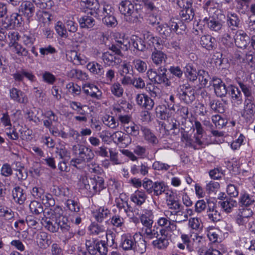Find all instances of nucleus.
Wrapping results in <instances>:
<instances>
[{
  "label": "nucleus",
  "mask_w": 255,
  "mask_h": 255,
  "mask_svg": "<svg viewBox=\"0 0 255 255\" xmlns=\"http://www.w3.org/2000/svg\"><path fill=\"white\" fill-rule=\"evenodd\" d=\"M120 13L129 24L137 23L141 18V5L129 0H122L119 5Z\"/></svg>",
  "instance_id": "1"
},
{
  "label": "nucleus",
  "mask_w": 255,
  "mask_h": 255,
  "mask_svg": "<svg viewBox=\"0 0 255 255\" xmlns=\"http://www.w3.org/2000/svg\"><path fill=\"white\" fill-rule=\"evenodd\" d=\"M72 152L75 157L71 161V164L78 168L82 165L91 161L94 157V154L90 148L83 145H74L72 147Z\"/></svg>",
  "instance_id": "2"
},
{
  "label": "nucleus",
  "mask_w": 255,
  "mask_h": 255,
  "mask_svg": "<svg viewBox=\"0 0 255 255\" xmlns=\"http://www.w3.org/2000/svg\"><path fill=\"white\" fill-rule=\"evenodd\" d=\"M166 204L167 209L164 210V216L176 223H181L188 220V215L184 212L182 206L178 201H173Z\"/></svg>",
  "instance_id": "3"
},
{
  "label": "nucleus",
  "mask_w": 255,
  "mask_h": 255,
  "mask_svg": "<svg viewBox=\"0 0 255 255\" xmlns=\"http://www.w3.org/2000/svg\"><path fill=\"white\" fill-rule=\"evenodd\" d=\"M142 235L140 233H136L133 236H131L130 234H124L121 236L120 247L124 251H137L142 254L145 251V245L142 244L143 248L137 250L136 248V244L137 241L136 239H141Z\"/></svg>",
  "instance_id": "4"
},
{
  "label": "nucleus",
  "mask_w": 255,
  "mask_h": 255,
  "mask_svg": "<svg viewBox=\"0 0 255 255\" xmlns=\"http://www.w3.org/2000/svg\"><path fill=\"white\" fill-rule=\"evenodd\" d=\"M253 211L248 208L240 209L235 216V222L239 226L245 228L253 231V225L255 223L252 218Z\"/></svg>",
  "instance_id": "5"
},
{
  "label": "nucleus",
  "mask_w": 255,
  "mask_h": 255,
  "mask_svg": "<svg viewBox=\"0 0 255 255\" xmlns=\"http://www.w3.org/2000/svg\"><path fill=\"white\" fill-rule=\"evenodd\" d=\"M166 69L160 67L158 69V72L152 69H149L147 72V76L149 79L155 83L163 84L165 86H169L170 82L167 78L166 75Z\"/></svg>",
  "instance_id": "6"
},
{
  "label": "nucleus",
  "mask_w": 255,
  "mask_h": 255,
  "mask_svg": "<svg viewBox=\"0 0 255 255\" xmlns=\"http://www.w3.org/2000/svg\"><path fill=\"white\" fill-rule=\"evenodd\" d=\"M166 69L160 67L158 69V72L152 69H149L147 72V76L149 79L155 83L163 84L165 86H169L170 82L167 78L166 75Z\"/></svg>",
  "instance_id": "7"
},
{
  "label": "nucleus",
  "mask_w": 255,
  "mask_h": 255,
  "mask_svg": "<svg viewBox=\"0 0 255 255\" xmlns=\"http://www.w3.org/2000/svg\"><path fill=\"white\" fill-rule=\"evenodd\" d=\"M177 19L171 18L167 23H159L156 27V31L163 37L166 38L170 35L172 32H176L178 25L176 21Z\"/></svg>",
  "instance_id": "8"
},
{
  "label": "nucleus",
  "mask_w": 255,
  "mask_h": 255,
  "mask_svg": "<svg viewBox=\"0 0 255 255\" xmlns=\"http://www.w3.org/2000/svg\"><path fill=\"white\" fill-rule=\"evenodd\" d=\"M177 96L185 103L189 104L195 100V91L186 85L180 86L177 90Z\"/></svg>",
  "instance_id": "9"
},
{
  "label": "nucleus",
  "mask_w": 255,
  "mask_h": 255,
  "mask_svg": "<svg viewBox=\"0 0 255 255\" xmlns=\"http://www.w3.org/2000/svg\"><path fill=\"white\" fill-rule=\"evenodd\" d=\"M242 117L247 121L252 120L255 116V103L254 99H245Z\"/></svg>",
  "instance_id": "10"
},
{
  "label": "nucleus",
  "mask_w": 255,
  "mask_h": 255,
  "mask_svg": "<svg viewBox=\"0 0 255 255\" xmlns=\"http://www.w3.org/2000/svg\"><path fill=\"white\" fill-rule=\"evenodd\" d=\"M112 141L120 148L127 147L130 144V136L121 131H117L112 133Z\"/></svg>",
  "instance_id": "11"
},
{
  "label": "nucleus",
  "mask_w": 255,
  "mask_h": 255,
  "mask_svg": "<svg viewBox=\"0 0 255 255\" xmlns=\"http://www.w3.org/2000/svg\"><path fill=\"white\" fill-rule=\"evenodd\" d=\"M181 140L186 147L194 149H199L203 144V142L200 139V136L194 135L193 138H192L191 136L185 131L182 133Z\"/></svg>",
  "instance_id": "12"
},
{
  "label": "nucleus",
  "mask_w": 255,
  "mask_h": 255,
  "mask_svg": "<svg viewBox=\"0 0 255 255\" xmlns=\"http://www.w3.org/2000/svg\"><path fill=\"white\" fill-rule=\"evenodd\" d=\"M9 48L10 51L16 54L18 56L26 57V62L29 64H32L34 63V59L33 57L30 55L29 51L20 43H15L13 45L9 46Z\"/></svg>",
  "instance_id": "13"
},
{
  "label": "nucleus",
  "mask_w": 255,
  "mask_h": 255,
  "mask_svg": "<svg viewBox=\"0 0 255 255\" xmlns=\"http://www.w3.org/2000/svg\"><path fill=\"white\" fill-rule=\"evenodd\" d=\"M100 6L98 0H81L80 1V9L84 12L90 10L89 13L95 17Z\"/></svg>",
  "instance_id": "14"
},
{
  "label": "nucleus",
  "mask_w": 255,
  "mask_h": 255,
  "mask_svg": "<svg viewBox=\"0 0 255 255\" xmlns=\"http://www.w3.org/2000/svg\"><path fill=\"white\" fill-rule=\"evenodd\" d=\"M129 42L128 41V37L123 36L116 41L115 44H113L110 48V49L114 53L115 55L119 57L122 55L121 50L127 51L129 48Z\"/></svg>",
  "instance_id": "15"
},
{
  "label": "nucleus",
  "mask_w": 255,
  "mask_h": 255,
  "mask_svg": "<svg viewBox=\"0 0 255 255\" xmlns=\"http://www.w3.org/2000/svg\"><path fill=\"white\" fill-rule=\"evenodd\" d=\"M160 236L156 240L152 241V245L154 248L158 250H165L169 245L170 237L168 232H165L164 230H159Z\"/></svg>",
  "instance_id": "16"
},
{
  "label": "nucleus",
  "mask_w": 255,
  "mask_h": 255,
  "mask_svg": "<svg viewBox=\"0 0 255 255\" xmlns=\"http://www.w3.org/2000/svg\"><path fill=\"white\" fill-rule=\"evenodd\" d=\"M83 92L87 95L96 100H101L102 98V92L94 84L86 83L82 87Z\"/></svg>",
  "instance_id": "17"
},
{
  "label": "nucleus",
  "mask_w": 255,
  "mask_h": 255,
  "mask_svg": "<svg viewBox=\"0 0 255 255\" xmlns=\"http://www.w3.org/2000/svg\"><path fill=\"white\" fill-rule=\"evenodd\" d=\"M41 224L43 227L49 232L55 233L58 232L59 227L58 225L57 220L44 215L41 219Z\"/></svg>",
  "instance_id": "18"
},
{
  "label": "nucleus",
  "mask_w": 255,
  "mask_h": 255,
  "mask_svg": "<svg viewBox=\"0 0 255 255\" xmlns=\"http://www.w3.org/2000/svg\"><path fill=\"white\" fill-rule=\"evenodd\" d=\"M36 243L37 246L42 249H46L52 243L50 235L45 232H40L36 236Z\"/></svg>",
  "instance_id": "19"
},
{
  "label": "nucleus",
  "mask_w": 255,
  "mask_h": 255,
  "mask_svg": "<svg viewBox=\"0 0 255 255\" xmlns=\"http://www.w3.org/2000/svg\"><path fill=\"white\" fill-rule=\"evenodd\" d=\"M174 222L172 221L171 219L165 216L159 217L156 221L158 226L162 227L160 230H164L165 232H171L176 229L177 226Z\"/></svg>",
  "instance_id": "20"
},
{
  "label": "nucleus",
  "mask_w": 255,
  "mask_h": 255,
  "mask_svg": "<svg viewBox=\"0 0 255 255\" xmlns=\"http://www.w3.org/2000/svg\"><path fill=\"white\" fill-rule=\"evenodd\" d=\"M9 97L14 102L21 104L28 102V99L24 92L16 88H12L9 90Z\"/></svg>",
  "instance_id": "21"
},
{
  "label": "nucleus",
  "mask_w": 255,
  "mask_h": 255,
  "mask_svg": "<svg viewBox=\"0 0 255 255\" xmlns=\"http://www.w3.org/2000/svg\"><path fill=\"white\" fill-rule=\"evenodd\" d=\"M249 37L243 30H238L234 35V43L236 45L240 48H245L248 45Z\"/></svg>",
  "instance_id": "22"
},
{
  "label": "nucleus",
  "mask_w": 255,
  "mask_h": 255,
  "mask_svg": "<svg viewBox=\"0 0 255 255\" xmlns=\"http://www.w3.org/2000/svg\"><path fill=\"white\" fill-rule=\"evenodd\" d=\"M68 55L69 60L76 65H85L89 60L88 58L83 54L76 51H70Z\"/></svg>",
  "instance_id": "23"
},
{
  "label": "nucleus",
  "mask_w": 255,
  "mask_h": 255,
  "mask_svg": "<svg viewBox=\"0 0 255 255\" xmlns=\"http://www.w3.org/2000/svg\"><path fill=\"white\" fill-rule=\"evenodd\" d=\"M207 216L208 219L212 222H217L221 220L222 217L218 211L216 205L214 203L210 204L208 203L207 209Z\"/></svg>",
  "instance_id": "24"
},
{
  "label": "nucleus",
  "mask_w": 255,
  "mask_h": 255,
  "mask_svg": "<svg viewBox=\"0 0 255 255\" xmlns=\"http://www.w3.org/2000/svg\"><path fill=\"white\" fill-rule=\"evenodd\" d=\"M230 94L231 103L233 107H239L243 103V96L238 88L234 86L231 87Z\"/></svg>",
  "instance_id": "25"
},
{
  "label": "nucleus",
  "mask_w": 255,
  "mask_h": 255,
  "mask_svg": "<svg viewBox=\"0 0 255 255\" xmlns=\"http://www.w3.org/2000/svg\"><path fill=\"white\" fill-rule=\"evenodd\" d=\"M0 217L2 220L1 227H9L14 220V212L10 209H3L0 212Z\"/></svg>",
  "instance_id": "26"
},
{
  "label": "nucleus",
  "mask_w": 255,
  "mask_h": 255,
  "mask_svg": "<svg viewBox=\"0 0 255 255\" xmlns=\"http://www.w3.org/2000/svg\"><path fill=\"white\" fill-rule=\"evenodd\" d=\"M19 11L29 19L33 16L35 12V7L32 2L25 0L23 1L20 5Z\"/></svg>",
  "instance_id": "27"
},
{
  "label": "nucleus",
  "mask_w": 255,
  "mask_h": 255,
  "mask_svg": "<svg viewBox=\"0 0 255 255\" xmlns=\"http://www.w3.org/2000/svg\"><path fill=\"white\" fill-rule=\"evenodd\" d=\"M102 58L105 64L108 66H115L119 65L122 62V59L115 54H113L109 51L103 54Z\"/></svg>",
  "instance_id": "28"
},
{
  "label": "nucleus",
  "mask_w": 255,
  "mask_h": 255,
  "mask_svg": "<svg viewBox=\"0 0 255 255\" xmlns=\"http://www.w3.org/2000/svg\"><path fill=\"white\" fill-rule=\"evenodd\" d=\"M213 85L215 93L218 97H222L227 93V90L224 83L220 78H213Z\"/></svg>",
  "instance_id": "29"
},
{
  "label": "nucleus",
  "mask_w": 255,
  "mask_h": 255,
  "mask_svg": "<svg viewBox=\"0 0 255 255\" xmlns=\"http://www.w3.org/2000/svg\"><path fill=\"white\" fill-rule=\"evenodd\" d=\"M147 196L143 190H136L130 196L131 201L136 206H140L145 202Z\"/></svg>",
  "instance_id": "30"
},
{
  "label": "nucleus",
  "mask_w": 255,
  "mask_h": 255,
  "mask_svg": "<svg viewBox=\"0 0 255 255\" xmlns=\"http://www.w3.org/2000/svg\"><path fill=\"white\" fill-rule=\"evenodd\" d=\"M110 215V211L104 207H100L93 212V217L98 222H102L105 219L108 218Z\"/></svg>",
  "instance_id": "31"
},
{
  "label": "nucleus",
  "mask_w": 255,
  "mask_h": 255,
  "mask_svg": "<svg viewBox=\"0 0 255 255\" xmlns=\"http://www.w3.org/2000/svg\"><path fill=\"white\" fill-rule=\"evenodd\" d=\"M93 178H91L88 179L86 176H81L79 181V186L81 189H85L87 193L89 196H92V190L93 185H92L93 183Z\"/></svg>",
  "instance_id": "32"
},
{
  "label": "nucleus",
  "mask_w": 255,
  "mask_h": 255,
  "mask_svg": "<svg viewBox=\"0 0 255 255\" xmlns=\"http://www.w3.org/2000/svg\"><path fill=\"white\" fill-rule=\"evenodd\" d=\"M13 199L19 204H22L26 199V194L24 190L19 186H16L12 190Z\"/></svg>",
  "instance_id": "33"
},
{
  "label": "nucleus",
  "mask_w": 255,
  "mask_h": 255,
  "mask_svg": "<svg viewBox=\"0 0 255 255\" xmlns=\"http://www.w3.org/2000/svg\"><path fill=\"white\" fill-rule=\"evenodd\" d=\"M53 193L57 197L63 198L66 201L70 198H72L73 193L69 188L66 187H55L53 189Z\"/></svg>",
  "instance_id": "34"
},
{
  "label": "nucleus",
  "mask_w": 255,
  "mask_h": 255,
  "mask_svg": "<svg viewBox=\"0 0 255 255\" xmlns=\"http://www.w3.org/2000/svg\"><path fill=\"white\" fill-rule=\"evenodd\" d=\"M141 131L145 140L148 143L156 144L158 142V138L154 133L148 128L145 127L141 126L140 128Z\"/></svg>",
  "instance_id": "35"
},
{
  "label": "nucleus",
  "mask_w": 255,
  "mask_h": 255,
  "mask_svg": "<svg viewBox=\"0 0 255 255\" xmlns=\"http://www.w3.org/2000/svg\"><path fill=\"white\" fill-rule=\"evenodd\" d=\"M128 41L129 42V47L132 45L134 48L141 51L146 48L144 41L137 36L132 35L130 39L128 38Z\"/></svg>",
  "instance_id": "36"
},
{
  "label": "nucleus",
  "mask_w": 255,
  "mask_h": 255,
  "mask_svg": "<svg viewBox=\"0 0 255 255\" xmlns=\"http://www.w3.org/2000/svg\"><path fill=\"white\" fill-rule=\"evenodd\" d=\"M114 14V9L112 6L110 4H105L102 8L99 7L95 17L100 19L101 17H110Z\"/></svg>",
  "instance_id": "37"
},
{
  "label": "nucleus",
  "mask_w": 255,
  "mask_h": 255,
  "mask_svg": "<svg viewBox=\"0 0 255 255\" xmlns=\"http://www.w3.org/2000/svg\"><path fill=\"white\" fill-rule=\"evenodd\" d=\"M255 202V197L248 193H241L239 199V203L241 206L249 207Z\"/></svg>",
  "instance_id": "38"
},
{
  "label": "nucleus",
  "mask_w": 255,
  "mask_h": 255,
  "mask_svg": "<svg viewBox=\"0 0 255 255\" xmlns=\"http://www.w3.org/2000/svg\"><path fill=\"white\" fill-rule=\"evenodd\" d=\"M93 178V185L92 191V196L100 193L105 188L104 180L103 177L100 176H94Z\"/></svg>",
  "instance_id": "39"
},
{
  "label": "nucleus",
  "mask_w": 255,
  "mask_h": 255,
  "mask_svg": "<svg viewBox=\"0 0 255 255\" xmlns=\"http://www.w3.org/2000/svg\"><path fill=\"white\" fill-rule=\"evenodd\" d=\"M226 19L228 26L232 29L239 27L241 21L237 14L234 12H228Z\"/></svg>",
  "instance_id": "40"
},
{
  "label": "nucleus",
  "mask_w": 255,
  "mask_h": 255,
  "mask_svg": "<svg viewBox=\"0 0 255 255\" xmlns=\"http://www.w3.org/2000/svg\"><path fill=\"white\" fill-rule=\"evenodd\" d=\"M149 167H148L146 162H140L139 165L133 164L130 167V172L133 175L140 174L142 175L145 176L148 173Z\"/></svg>",
  "instance_id": "41"
},
{
  "label": "nucleus",
  "mask_w": 255,
  "mask_h": 255,
  "mask_svg": "<svg viewBox=\"0 0 255 255\" xmlns=\"http://www.w3.org/2000/svg\"><path fill=\"white\" fill-rule=\"evenodd\" d=\"M222 209L227 213H231L233 209L237 206V202L231 198H227L225 200L218 202Z\"/></svg>",
  "instance_id": "42"
},
{
  "label": "nucleus",
  "mask_w": 255,
  "mask_h": 255,
  "mask_svg": "<svg viewBox=\"0 0 255 255\" xmlns=\"http://www.w3.org/2000/svg\"><path fill=\"white\" fill-rule=\"evenodd\" d=\"M153 215L151 210H146L140 217L143 227H151L153 223Z\"/></svg>",
  "instance_id": "43"
},
{
  "label": "nucleus",
  "mask_w": 255,
  "mask_h": 255,
  "mask_svg": "<svg viewBox=\"0 0 255 255\" xmlns=\"http://www.w3.org/2000/svg\"><path fill=\"white\" fill-rule=\"evenodd\" d=\"M200 42L203 47L208 50H213L215 48V39L209 35H203Z\"/></svg>",
  "instance_id": "44"
},
{
  "label": "nucleus",
  "mask_w": 255,
  "mask_h": 255,
  "mask_svg": "<svg viewBox=\"0 0 255 255\" xmlns=\"http://www.w3.org/2000/svg\"><path fill=\"white\" fill-rule=\"evenodd\" d=\"M158 228L154 226L142 227V233L144 238L148 239H152L154 238H157L159 236Z\"/></svg>",
  "instance_id": "45"
},
{
  "label": "nucleus",
  "mask_w": 255,
  "mask_h": 255,
  "mask_svg": "<svg viewBox=\"0 0 255 255\" xmlns=\"http://www.w3.org/2000/svg\"><path fill=\"white\" fill-rule=\"evenodd\" d=\"M44 116L47 119L43 121V125L46 128H50L53 124L58 122V116L52 111L49 110L45 112Z\"/></svg>",
  "instance_id": "46"
},
{
  "label": "nucleus",
  "mask_w": 255,
  "mask_h": 255,
  "mask_svg": "<svg viewBox=\"0 0 255 255\" xmlns=\"http://www.w3.org/2000/svg\"><path fill=\"white\" fill-rule=\"evenodd\" d=\"M186 77L191 81H194L197 78L198 72L191 63H188L184 69Z\"/></svg>",
  "instance_id": "47"
},
{
  "label": "nucleus",
  "mask_w": 255,
  "mask_h": 255,
  "mask_svg": "<svg viewBox=\"0 0 255 255\" xmlns=\"http://www.w3.org/2000/svg\"><path fill=\"white\" fill-rule=\"evenodd\" d=\"M78 22L80 27L82 28H92L95 24V19L92 17L88 15H84L80 17Z\"/></svg>",
  "instance_id": "48"
},
{
  "label": "nucleus",
  "mask_w": 255,
  "mask_h": 255,
  "mask_svg": "<svg viewBox=\"0 0 255 255\" xmlns=\"http://www.w3.org/2000/svg\"><path fill=\"white\" fill-rule=\"evenodd\" d=\"M64 23L67 31L75 33L78 30V25L74 19L73 15L67 16V18L64 20Z\"/></svg>",
  "instance_id": "49"
},
{
  "label": "nucleus",
  "mask_w": 255,
  "mask_h": 255,
  "mask_svg": "<svg viewBox=\"0 0 255 255\" xmlns=\"http://www.w3.org/2000/svg\"><path fill=\"white\" fill-rule=\"evenodd\" d=\"M87 68L93 74L101 76L103 75L104 70L102 65L96 62H91L87 64Z\"/></svg>",
  "instance_id": "50"
},
{
  "label": "nucleus",
  "mask_w": 255,
  "mask_h": 255,
  "mask_svg": "<svg viewBox=\"0 0 255 255\" xmlns=\"http://www.w3.org/2000/svg\"><path fill=\"white\" fill-rule=\"evenodd\" d=\"M151 59L152 62L155 64L159 65L161 64L163 62H165L167 59V55L161 51L156 50L152 52Z\"/></svg>",
  "instance_id": "51"
},
{
  "label": "nucleus",
  "mask_w": 255,
  "mask_h": 255,
  "mask_svg": "<svg viewBox=\"0 0 255 255\" xmlns=\"http://www.w3.org/2000/svg\"><path fill=\"white\" fill-rule=\"evenodd\" d=\"M143 37L149 46H153L155 49L159 48L160 43L157 37H154L150 32H146L144 33Z\"/></svg>",
  "instance_id": "52"
},
{
  "label": "nucleus",
  "mask_w": 255,
  "mask_h": 255,
  "mask_svg": "<svg viewBox=\"0 0 255 255\" xmlns=\"http://www.w3.org/2000/svg\"><path fill=\"white\" fill-rule=\"evenodd\" d=\"M89 230L90 234L94 236H102L106 231L105 228L103 225L95 223H93L89 226Z\"/></svg>",
  "instance_id": "53"
},
{
  "label": "nucleus",
  "mask_w": 255,
  "mask_h": 255,
  "mask_svg": "<svg viewBox=\"0 0 255 255\" xmlns=\"http://www.w3.org/2000/svg\"><path fill=\"white\" fill-rule=\"evenodd\" d=\"M64 211L62 208L60 206H56L52 209H50L49 211L45 212L44 215L51 217L55 219H59L62 217H64L63 215Z\"/></svg>",
  "instance_id": "54"
},
{
  "label": "nucleus",
  "mask_w": 255,
  "mask_h": 255,
  "mask_svg": "<svg viewBox=\"0 0 255 255\" xmlns=\"http://www.w3.org/2000/svg\"><path fill=\"white\" fill-rule=\"evenodd\" d=\"M238 84L244 94L245 99H254L252 95V88L249 84L241 81H238Z\"/></svg>",
  "instance_id": "55"
},
{
  "label": "nucleus",
  "mask_w": 255,
  "mask_h": 255,
  "mask_svg": "<svg viewBox=\"0 0 255 255\" xmlns=\"http://www.w3.org/2000/svg\"><path fill=\"white\" fill-rule=\"evenodd\" d=\"M204 20L206 21L208 27L212 30L218 31L222 28V25L221 23L213 17L209 18L205 17Z\"/></svg>",
  "instance_id": "56"
},
{
  "label": "nucleus",
  "mask_w": 255,
  "mask_h": 255,
  "mask_svg": "<svg viewBox=\"0 0 255 255\" xmlns=\"http://www.w3.org/2000/svg\"><path fill=\"white\" fill-rule=\"evenodd\" d=\"M102 121L103 123L110 128L115 129L119 126V122L116 119L109 115H105Z\"/></svg>",
  "instance_id": "57"
},
{
  "label": "nucleus",
  "mask_w": 255,
  "mask_h": 255,
  "mask_svg": "<svg viewBox=\"0 0 255 255\" xmlns=\"http://www.w3.org/2000/svg\"><path fill=\"white\" fill-rule=\"evenodd\" d=\"M58 225L61 232L65 233L71 229V223L67 216L62 217L57 220Z\"/></svg>",
  "instance_id": "58"
},
{
  "label": "nucleus",
  "mask_w": 255,
  "mask_h": 255,
  "mask_svg": "<svg viewBox=\"0 0 255 255\" xmlns=\"http://www.w3.org/2000/svg\"><path fill=\"white\" fill-rule=\"evenodd\" d=\"M234 33L229 30L225 33L222 36L221 42L227 47H231L234 42Z\"/></svg>",
  "instance_id": "59"
},
{
  "label": "nucleus",
  "mask_w": 255,
  "mask_h": 255,
  "mask_svg": "<svg viewBox=\"0 0 255 255\" xmlns=\"http://www.w3.org/2000/svg\"><path fill=\"white\" fill-rule=\"evenodd\" d=\"M188 225L189 228L195 231H200L202 229L201 220L198 217L190 218Z\"/></svg>",
  "instance_id": "60"
},
{
  "label": "nucleus",
  "mask_w": 255,
  "mask_h": 255,
  "mask_svg": "<svg viewBox=\"0 0 255 255\" xmlns=\"http://www.w3.org/2000/svg\"><path fill=\"white\" fill-rule=\"evenodd\" d=\"M219 6V4L216 2L214 0H208L204 2L203 8L209 14H212L216 11Z\"/></svg>",
  "instance_id": "61"
},
{
  "label": "nucleus",
  "mask_w": 255,
  "mask_h": 255,
  "mask_svg": "<svg viewBox=\"0 0 255 255\" xmlns=\"http://www.w3.org/2000/svg\"><path fill=\"white\" fill-rule=\"evenodd\" d=\"M55 29L57 34L63 38H67L68 37V31L62 21H58L55 25Z\"/></svg>",
  "instance_id": "62"
},
{
  "label": "nucleus",
  "mask_w": 255,
  "mask_h": 255,
  "mask_svg": "<svg viewBox=\"0 0 255 255\" xmlns=\"http://www.w3.org/2000/svg\"><path fill=\"white\" fill-rule=\"evenodd\" d=\"M55 152L60 158L68 160L70 158V153L63 144L59 143L56 145Z\"/></svg>",
  "instance_id": "63"
},
{
  "label": "nucleus",
  "mask_w": 255,
  "mask_h": 255,
  "mask_svg": "<svg viewBox=\"0 0 255 255\" xmlns=\"http://www.w3.org/2000/svg\"><path fill=\"white\" fill-rule=\"evenodd\" d=\"M110 90L112 94L118 98L121 97L124 91L122 85L118 82H115L111 85Z\"/></svg>",
  "instance_id": "64"
}]
</instances>
